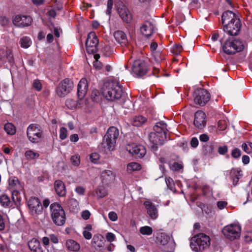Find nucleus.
I'll list each match as a JSON object with an SVG mask.
<instances>
[{
	"mask_svg": "<svg viewBox=\"0 0 252 252\" xmlns=\"http://www.w3.org/2000/svg\"><path fill=\"white\" fill-rule=\"evenodd\" d=\"M103 95L108 100L114 101L121 98L122 90L118 80H111L104 84Z\"/></svg>",
	"mask_w": 252,
	"mask_h": 252,
	"instance_id": "obj_1",
	"label": "nucleus"
},
{
	"mask_svg": "<svg viewBox=\"0 0 252 252\" xmlns=\"http://www.w3.org/2000/svg\"><path fill=\"white\" fill-rule=\"evenodd\" d=\"M210 241L209 236L204 233H199L192 238L190 246L195 252H202L209 247Z\"/></svg>",
	"mask_w": 252,
	"mask_h": 252,
	"instance_id": "obj_2",
	"label": "nucleus"
},
{
	"mask_svg": "<svg viewBox=\"0 0 252 252\" xmlns=\"http://www.w3.org/2000/svg\"><path fill=\"white\" fill-rule=\"evenodd\" d=\"M51 216L54 223L58 226L63 225L66 220L65 214L60 204L54 203L50 206Z\"/></svg>",
	"mask_w": 252,
	"mask_h": 252,
	"instance_id": "obj_3",
	"label": "nucleus"
},
{
	"mask_svg": "<svg viewBox=\"0 0 252 252\" xmlns=\"http://www.w3.org/2000/svg\"><path fill=\"white\" fill-rule=\"evenodd\" d=\"M119 135V131L117 127L115 126L109 127L102 141V145L104 148H107L109 151L113 150Z\"/></svg>",
	"mask_w": 252,
	"mask_h": 252,
	"instance_id": "obj_4",
	"label": "nucleus"
},
{
	"mask_svg": "<svg viewBox=\"0 0 252 252\" xmlns=\"http://www.w3.org/2000/svg\"><path fill=\"white\" fill-rule=\"evenodd\" d=\"M241 232V227L237 223H231L225 226L222 233L224 236L230 240H234L240 238Z\"/></svg>",
	"mask_w": 252,
	"mask_h": 252,
	"instance_id": "obj_5",
	"label": "nucleus"
},
{
	"mask_svg": "<svg viewBox=\"0 0 252 252\" xmlns=\"http://www.w3.org/2000/svg\"><path fill=\"white\" fill-rule=\"evenodd\" d=\"M244 48L242 42L238 39L226 40L223 46L224 52L228 55L233 54L236 52H240Z\"/></svg>",
	"mask_w": 252,
	"mask_h": 252,
	"instance_id": "obj_6",
	"label": "nucleus"
},
{
	"mask_svg": "<svg viewBox=\"0 0 252 252\" xmlns=\"http://www.w3.org/2000/svg\"><path fill=\"white\" fill-rule=\"evenodd\" d=\"M27 134L30 141L32 143H37L42 136V131L39 125L32 124L28 127Z\"/></svg>",
	"mask_w": 252,
	"mask_h": 252,
	"instance_id": "obj_7",
	"label": "nucleus"
},
{
	"mask_svg": "<svg viewBox=\"0 0 252 252\" xmlns=\"http://www.w3.org/2000/svg\"><path fill=\"white\" fill-rule=\"evenodd\" d=\"M73 87V82L66 78L59 83L56 92L59 96L64 97L71 92Z\"/></svg>",
	"mask_w": 252,
	"mask_h": 252,
	"instance_id": "obj_8",
	"label": "nucleus"
},
{
	"mask_svg": "<svg viewBox=\"0 0 252 252\" xmlns=\"http://www.w3.org/2000/svg\"><path fill=\"white\" fill-rule=\"evenodd\" d=\"M98 39L94 32H90L86 41V50L89 54H94L98 50Z\"/></svg>",
	"mask_w": 252,
	"mask_h": 252,
	"instance_id": "obj_9",
	"label": "nucleus"
},
{
	"mask_svg": "<svg viewBox=\"0 0 252 252\" xmlns=\"http://www.w3.org/2000/svg\"><path fill=\"white\" fill-rule=\"evenodd\" d=\"M210 99V94L206 90L199 89L194 92V100L196 104L203 106L209 101Z\"/></svg>",
	"mask_w": 252,
	"mask_h": 252,
	"instance_id": "obj_10",
	"label": "nucleus"
},
{
	"mask_svg": "<svg viewBox=\"0 0 252 252\" xmlns=\"http://www.w3.org/2000/svg\"><path fill=\"white\" fill-rule=\"evenodd\" d=\"M30 211L32 215H38L43 211L42 205L37 197H31L27 202Z\"/></svg>",
	"mask_w": 252,
	"mask_h": 252,
	"instance_id": "obj_11",
	"label": "nucleus"
},
{
	"mask_svg": "<svg viewBox=\"0 0 252 252\" xmlns=\"http://www.w3.org/2000/svg\"><path fill=\"white\" fill-rule=\"evenodd\" d=\"M147 63L141 60L135 61L133 63L132 70L134 75L141 77L145 75L148 71Z\"/></svg>",
	"mask_w": 252,
	"mask_h": 252,
	"instance_id": "obj_12",
	"label": "nucleus"
},
{
	"mask_svg": "<svg viewBox=\"0 0 252 252\" xmlns=\"http://www.w3.org/2000/svg\"><path fill=\"white\" fill-rule=\"evenodd\" d=\"M117 10L121 18L126 23H130L132 20V16L128 9L122 2L116 4Z\"/></svg>",
	"mask_w": 252,
	"mask_h": 252,
	"instance_id": "obj_13",
	"label": "nucleus"
},
{
	"mask_svg": "<svg viewBox=\"0 0 252 252\" xmlns=\"http://www.w3.org/2000/svg\"><path fill=\"white\" fill-rule=\"evenodd\" d=\"M14 25L19 28H25L30 26L32 22V19L30 16L16 15L12 20Z\"/></svg>",
	"mask_w": 252,
	"mask_h": 252,
	"instance_id": "obj_14",
	"label": "nucleus"
},
{
	"mask_svg": "<svg viewBox=\"0 0 252 252\" xmlns=\"http://www.w3.org/2000/svg\"><path fill=\"white\" fill-rule=\"evenodd\" d=\"M126 150L130 154L135 155L136 157L142 158L146 153L145 147L141 145L135 144H128L126 146Z\"/></svg>",
	"mask_w": 252,
	"mask_h": 252,
	"instance_id": "obj_15",
	"label": "nucleus"
},
{
	"mask_svg": "<svg viewBox=\"0 0 252 252\" xmlns=\"http://www.w3.org/2000/svg\"><path fill=\"white\" fill-rule=\"evenodd\" d=\"M241 25L239 19H236L235 21L230 22L228 25L223 26V31L229 35H237L240 30Z\"/></svg>",
	"mask_w": 252,
	"mask_h": 252,
	"instance_id": "obj_16",
	"label": "nucleus"
},
{
	"mask_svg": "<svg viewBox=\"0 0 252 252\" xmlns=\"http://www.w3.org/2000/svg\"><path fill=\"white\" fill-rule=\"evenodd\" d=\"M193 124L199 129H202L204 127L206 124L205 113L202 111L196 112L194 114Z\"/></svg>",
	"mask_w": 252,
	"mask_h": 252,
	"instance_id": "obj_17",
	"label": "nucleus"
},
{
	"mask_svg": "<svg viewBox=\"0 0 252 252\" xmlns=\"http://www.w3.org/2000/svg\"><path fill=\"white\" fill-rule=\"evenodd\" d=\"M155 26L152 21H145L140 27V32L147 38L150 37L153 34Z\"/></svg>",
	"mask_w": 252,
	"mask_h": 252,
	"instance_id": "obj_18",
	"label": "nucleus"
},
{
	"mask_svg": "<svg viewBox=\"0 0 252 252\" xmlns=\"http://www.w3.org/2000/svg\"><path fill=\"white\" fill-rule=\"evenodd\" d=\"M100 179L103 184L108 185L114 182L115 173L111 170H104L101 173Z\"/></svg>",
	"mask_w": 252,
	"mask_h": 252,
	"instance_id": "obj_19",
	"label": "nucleus"
},
{
	"mask_svg": "<svg viewBox=\"0 0 252 252\" xmlns=\"http://www.w3.org/2000/svg\"><path fill=\"white\" fill-rule=\"evenodd\" d=\"M88 89V84L86 78H82L77 86V95L79 99H82L85 96Z\"/></svg>",
	"mask_w": 252,
	"mask_h": 252,
	"instance_id": "obj_20",
	"label": "nucleus"
},
{
	"mask_svg": "<svg viewBox=\"0 0 252 252\" xmlns=\"http://www.w3.org/2000/svg\"><path fill=\"white\" fill-rule=\"evenodd\" d=\"M166 139L164 134H159L155 132H152L149 134V139L150 142L152 143L154 147L156 145H162Z\"/></svg>",
	"mask_w": 252,
	"mask_h": 252,
	"instance_id": "obj_21",
	"label": "nucleus"
},
{
	"mask_svg": "<svg viewBox=\"0 0 252 252\" xmlns=\"http://www.w3.org/2000/svg\"><path fill=\"white\" fill-rule=\"evenodd\" d=\"M144 205L147 210V213L152 220H156L158 218V210L157 207L151 202L146 201Z\"/></svg>",
	"mask_w": 252,
	"mask_h": 252,
	"instance_id": "obj_22",
	"label": "nucleus"
},
{
	"mask_svg": "<svg viewBox=\"0 0 252 252\" xmlns=\"http://www.w3.org/2000/svg\"><path fill=\"white\" fill-rule=\"evenodd\" d=\"M236 19H239L236 14L231 11H226L223 12L221 16V22L223 26L227 24L230 22L235 21Z\"/></svg>",
	"mask_w": 252,
	"mask_h": 252,
	"instance_id": "obj_23",
	"label": "nucleus"
},
{
	"mask_svg": "<svg viewBox=\"0 0 252 252\" xmlns=\"http://www.w3.org/2000/svg\"><path fill=\"white\" fill-rule=\"evenodd\" d=\"M114 36L117 42L122 46H125L127 45V37L124 32L122 31H117L114 33Z\"/></svg>",
	"mask_w": 252,
	"mask_h": 252,
	"instance_id": "obj_24",
	"label": "nucleus"
},
{
	"mask_svg": "<svg viewBox=\"0 0 252 252\" xmlns=\"http://www.w3.org/2000/svg\"><path fill=\"white\" fill-rule=\"evenodd\" d=\"M105 240L101 235H94L92 241V245L96 250H100L104 245Z\"/></svg>",
	"mask_w": 252,
	"mask_h": 252,
	"instance_id": "obj_25",
	"label": "nucleus"
},
{
	"mask_svg": "<svg viewBox=\"0 0 252 252\" xmlns=\"http://www.w3.org/2000/svg\"><path fill=\"white\" fill-rule=\"evenodd\" d=\"M28 246L32 252H44L39 241L36 238H33L28 243Z\"/></svg>",
	"mask_w": 252,
	"mask_h": 252,
	"instance_id": "obj_26",
	"label": "nucleus"
},
{
	"mask_svg": "<svg viewBox=\"0 0 252 252\" xmlns=\"http://www.w3.org/2000/svg\"><path fill=\"white\" fill-rule=\"evenodd\" d=\"M156 237L157 242L162 246L166 245L170 240L169 235L164 232H157Z\"/></svg>",
	"mask_w": 252,
	"mask_h": 252,
	"instance_id": "obj_27",
	"label": "nucleus"
},
{
	"mask_svg": "<svg viewBox=\"0 0 252 252\" xmlns=\"http://www.w3.org/2000/svg\"><path fill=\"white\" fill-rule=\"evenodd\" d=\"M54 188L57 194L60 196H64L66 194V189L64 183L61 180L55 182Z\"/></svg>",
	"mask_w": 252,
	"mask_h": 252,
	"instance_id": "obj_28",
	"label": "nucleus"
},
{
	"mask_svg": "<svg viewBox=\"0 0 252 252\" xmlns=\"http://www.w3.org/2000/svg\"><path fill=\"white\" fill-rule=\"evenodd\" d=\"M83 101H85L83 99H79L77 102L72 98H68L65 101V105L70 109H75L77 107H83Z\"/></svg>",
	"mask_w": 252,
	"mask_h": 252,
	"instance_id": "obj_29",
	"label": "nucleus"
},
{
	"mask_svg": "<svg viewBox=\"0 0 252 252\" xmlns=\"http://www.w3.org/2000/svg\"><path fill=\"white\" fill-rule=\"evenodd\" d=\"M9 188L11 190V191H15L18 190L20 187L19 182L17 177H11L9 178Z\"/></svg>",
	"mask_w": 252,
	"mask_h": 252,
	"instance_id": "obj_30",
	"label": "nucleus"
},
{
	"mask_svg": "<svg viewBox=\"0 0 252 252\" xmlns=\"http://www.w3.org/2000/svg\"><path fill=\"white\" fill-rule=\"evenodd\" d=\"M67 248L71 251L77 252L80 249V245L73 240H68L66 242Z\"/></svg>",
	"mask_w": 252,
	"mask_h": 252,
	"instance_id": "obj_31",
	"label": "nucleus"
},
{
	"mask_svg": "<svg viewBox=\"0 0 252 252\" xmlns=\"http://www.w3.org/2000/svg\"><path fill=\"white\" fill-rule=\"evenodd\" d=\"M146 121V118L142 116H136L133 118L131 124L134 126H140L144 124Z\"/></svg>",
	"mask_w": 252,
	"mask_h": 252,
	"instance_id": "obj_32",
	"label": "nucleus"
},
{
	"mask_svg": "<svg viewBox=\"0 0 252 252\" xmlns=\"http://www.w3.org/2000/svg\"><path fill=\"white\" fill-rule=\"evenodd\" d=\"M20 44L22 48H28L32 44L31 39L28 36H23L20 40Z\"/></svg>",
	"mask_w": 252,
	"mask_h": 252,
	"instance_id": "obj_33",
	"label": "nucleus"
},
{
	"mask_svg": "<svg viewBox=\"0 0 252 252\" xmlns=\"http://www.w3.org/2000/svg\"><path fill=\"white\" fill-rule=\"evenodd\" d=\"M0 203L4 207H10L12 205L10 198L5 194L2 195L0 197Z\"/></svg>",
	"mask_w": 252,
	"mask_h": 252,
	"instance_id": "obj_34",
	"label": "nucleus"
},
{
	"mask_svg": "<svg viewBox=\"0 0 252 252\" xmlns=\"http://www.w3.org/2000/svg\"><path fill=\"white\" fill-rule=\"evenodd\" d=\"M4 130L10 135H13L16 132V128L11 123H7L4 125Z\"/></svg>",
	"mask_w": 252,
	"mask_h": 252,
	"instance_id": "obj_35",
	"label": "nucleus"
},
{
	"mask_svg": "<svg viewBox=\"0 0 252 252\" xmlns=\"http://www.w3.org/2000/svg\"><path fill=\"white\" fill-rule=\"evenodd\" d=\"M140 233L144 235H151L153 233V229L149 226H142L139 228Z\"/></svg>",
	"mask_w": 252,
	"mask_h": 252,
	"instance_id": "obj_36",
	"label": "nucleus"
},
{
	"mask_svg": "<svg viewBox=\"0 0 252 252\" xmlns=\"http://www.w3.org/2000/svg\"><path fill=\"white\" fill-rule=\"evenodd\" d=\"M141 169V165L137 162H131L128 164L127 169L128 171H138Z\"/></svg>",
	"mask_w": 252,
	"mask_h": 252,
	"instance_id": "obj_37",
	"label": "nucleus"
},
{
	"mask_svg": "<svg viewBox=\"0 0 252 252\" xmlns=\"http://www.w3.org/2000/svg\"><path fill=\"white\" fill-rule=\"evenodd\" d=\"M95 194L98 197L102 198L107 194V192L104 187L99 186L96 189Z\"/></svg>",
	"mask_w": 252,
	"mask_h": 252,
	"instance_id": "obj_38",
	"label": "nucleus"
},
{
	"mask_svg": "<svg viewBox=\"0 0 252 252\" xmlns=\"http://www.w3.org/2000/svg\"><path fill=\"white\" fill-rule=\"evenodd\" d=\"M169 167L171 170L173 171H179L181 170L183 166L181 163H179L177 162H174L173 163H169Z\"/></svg>",
	"mask_w": 252,
	"mask_h": 252,
	"instance_id": "obj_39",
	"label": "nucleus"
},
{
	"mask_svg": "<svg viewBox=\"0 0 252 252\" xmlns=\"http://www.w3.org/2000/svg\"><path fill=\"white\" fill-rule=\"evenodd\" d=\"M25 157L28 159H33L39 157V154L32 150H29L26 152Z\"/></svg>",
	"mask_w": 252,
	"mask_h": 252,
	"instance_id": "obj_40",
	"label": "nucleus"
},
{
	"mask_svg": "<svg viewBox=\"0 0 252 252\" xmlns=\"http://www.w3.org/2000/svg\"><path fill=\"white\" fill-rule=\"evenodd\" d=\"M94 61L93 63L94 67L96 69H100L102 66L101 63L98 61V59L100 58V55L98 54H94Z\"/></svg>",
	"mask_w": 252,
	"mask_h": 252,
	"instance_id": "obj_41",
	"label": "nucleus"
},
{
	"mask_svg": "<svg viewBox=\"0 0 252 252\" xmlns=\"http://www.w3.org/2000/svg\"><path fill=\"white\" fill-rule=\"evenodd\" d=\"M242 149L247 154L252 153V143H244L241 146Z\"/></svg>",
	"mask_w": 252,
	"mask_h": 252,
	"instance_id": "obj_42",
	"label": "nucleus"
},
{
	"mask_svg": "<svg viewBox=\"0 0 252 252\" xmlns=\"http://www.w3.org/2000/svg\"><path fill=\"white\" fill-rule=\"evenodd\" d=\"M154 130L155 132L159 134H164L165 137H166V131H167V129L162 128V127H160L159 125H155L154 127Z\"/></svg>",
	"mask_w": 252,
	"mask_h": 252,
	"instance_id": "obj_43",
	"label": "nucleus"
},
{
	"mask_svg": "<svg viewBox=\"0 0 252 252\" xmlns=\"http://www.w3.org/2000/svg\"><path fill=\"white\" fill-rule=\"evenodd\" d=\"M70 161L74 166H78L80 163V156L78 155H75L71 156Z\"/></svg>",
	"mask_w": 252,
	"mask_h": 252,
	"instance_id": "obj_44",
	"label": "nucleus"
},
{
	"mask_svg": "<svg viewBox=\"0 0 252 252\" xmlns=\"http://www.w3.org/2000/svg\"><path fill=\"white\" fill-rule=\"evenodd\" d=\"M152 56L157 63H159L163 59L161 54L158 52H154L152 53Z\"/></svg>",
	"mask_w": 252,
	"mask_h": 252,
	"instance_id": "obj_45",
	"label": "nucleus"
},
{
	"mask_svg": "<svg viewBox=\"0 0 252 252\" xmlns=\"http://www.w3.org/2000/svg\"><path fill=\"white\" fill-rule=\"evenodd\" d=\"M183 48L180 45H174L171 49V52L175 55H179L182 51Z\"/></svg>",
	"mask_w": 252,
	"mask_h": 252,
	"instance_id": "obj_46",
	"label": "nucleus"
},
{
	"mask_svg": "<svg viewBox=\"0 0 252 252\" xmlns=\"http://www.w3.org/2000/svg\"><path fill=\"white\" fill-rule=\"evenodd\" d=\"M90 159L94 163H97L99 159V155L96 153H93L90 155Z\"/></svg>",
	"mask_w": 252,
	"mask_h": 252,
	"instance_id": "obj_47",
	"label": "nucleus"
},
{
	"mask_svg": "<svg viewBox=\"0 0 252 252\" xmlns=\"http://www.w3.org/2000/svg\"><path fill=\"white\" fill-rule=\"evenodd\" d=\"M227 127V123L225 120H221L218 122V128L220 130H224Z\"/></svg>",
	"mask_w": 252,
	"mask_h": 252,
	"instance_id": "obj_48",
	"label": "nucleus"
},
{
	"mask_svg": "<svg viewBox=\"0 0 252 252\" xmlns=\"http://www.w3.org/2000/svg\"><path fill=\"white\" fill-rule=\"evenodd\" d=\"M67 136V130L66 128L62 127L60 130V138L62 140L65 139Z\"/></svg>",
	"mask_w": 252,
	"mask_h": 252,
	"instance_id": "obj_49",
	"label": "nucleus"
},
{
	"mask_svg": "<svg viewBox=\"0 0 252 252\" xmlns=\"http://www.w3.org/2000/svg\"><path fill=\"white\" fill-rule=\"evenodd\" d=\"M113 5V1L112 0H108L107 1V8L106 11V13L109 16V18L110 17L112 7Z\"/></svg>",
	"mask_w": 252,
	"mask_h": 252,
	"instance_id": "obj_50",
	"label": "nucleus"
},
{
	"mask_svg": "<svg viewBox=\"0 0 252 252\" xmlns=\"http://www.w3.org/2000/svg\"><path fill=\"white\" fill-rule=\"evenodd\" d=\"M231 174L234 175V177L233 179V185L235 186L237 185L239 181V177L240 176V172L238 171L236 172L235 171H232Z\"/></svg>",
	"mask_w": 252,
	"mask_h": 252,
	"instance_id": "obj_51",
	"label": "nucleus"
},
{
	"mask_svg": "<svg viewBox=\"0 0 252 252\" xmlns=\"http://www.w3.org/2000/svg\"><path fill=\"white\" fill-rule=\"evenodd\" d=\"M165 180V182H166L167 188L168 189H170L172 190V189L174 185V181H173V179L170 177H168V178H166Z\"/></svg>",
	"mask_w": 252,
	"mask_h": 252,
	"instance_id": "obj_52",
	"label": "nucleus"
},
{
	"mask_svg": "<svg viewBox=\"0 0 252 252\" xmlns=\"http://www.w3.org/2000/svg\"><path fill=\"white\" fill-rule=\"evenodd\" d=\"M241 153L240 149L235 148L232 151L231 156L233 158H237L241 156Z\"/></svg>",
	"mask_w": 252,
	"mask_h": 252,
	"instance_id": "obj_53",
	"label": "nucleus"
},
{
	"mask_svg": "<svg viewBox=\"0 0 252 252\" xmlns=\"http://www.w3.org/2000/svg\"><path fill=\"white\" fill-rule=\"evenodd\" d=\"M33 88L37 91L41 90L42 85L39 80H35L33 83Z\"/></svg>",
	"mask_w": 252,
	"mask_h": 252,
	"instance_id": "obj_54",
	"label": "nucleus"
},
{
	"mask_svg": "<svg viewBox=\"0 0 252 252\" xmlns=\"http://www.w3.org/2000/svg\"><path fill=\"white\" fill-rule=\"evenodd\" d=\"M99 93L97 91H94L92 92L91 98L94 101H97L99 99Z\"/></svg>",
	"mask_w": 252,
	"mask_h": 252,
	"instance_id": "obj_55",
	"label": "nucleus"
},
{
	"mask_svg": "<svg viewBox=\"0 0 252 252\" xmlns=\"http://www.w3.org/2000/svg\"><path fill=\"white\" fill-rule=\"evenodd\" d=\"M108 217L109 219L113 221H115L117 220L118 219V216L117 214L113 211H111L109 213Z\"/></svg>",
	"mask_w": 252,
	"mask_h": 252,
	"instance_id": "obj_56",
	"label": "nucleus"
},
{
	"mask_svg": "<svg viewBox=\"0 0 252 252\" xmlns=\"http://www.w3.org/2000/svg\"><path fill=\"white\" fill-rule=\"evenodd\" d=\"M228 151V148L226 146H220L218 149V153L221 155H224Z\"/></svg>",
	"mask_w": 252,
	"mask_h": 252,
	"instance_id": "obj_57",
	"label": "nucleus"
},
{
	"mask_svg": "<svg viewBox=\"0 0 252 252\" xmlns=\"http://www.w3.org/2000/svg\"><path fill=\"white\" fill-rule=\"evenodd\" d=\"M106 238L108 241L112 242L115 240V236L113 233L108 232L106 235Z\"/></svg>",
	"mask_w": 252,
	"mask_h": 252,
	"instance_id": "obj_58",
	"label": "nucleus"
},
{
	"mask_svg": "<svg viewBox=\"0 0 252 252\" xmlns=\"http://www.w3.org/2000/svg\"><path fill=\"white\" fill-rule=\"evenodd\" d=\"M227 205V202L225 201H220L217 202V206L220 210L224 209Z\"/></svg>",
	"mask_w": 252,
	"mask_h": 252,
	"instance_id": "obj_59",
	"label": "nucleus"
},
{
	"mask_svg": "<svg viewBox=\"0 0 252 252\" xmlns=\"http://www.w3.org/2000/svg\"><path fill=\"white\" fill-rule=\"evenodd\" d=\"M245 240L247 242H252V232H247L245 236Z\"/></svg>",
	"mask_w": 252,
	"mask_h": 252,
	"instance_id": "obj_60",
	"label": "nucleus"
},
{
	"mask_svg": "<svg viewBox=\"0 0 252 252\" xmlns=\"http://www.w3.org/2000/svg\"><path fill=\"white\" fill-rule=\"evenodd\" d=\"M91 215L90 212L88 210H85L82 213V217L83 219L87 220L90 218Z\"/></svg>",
	"mask_w": 252,
	"mask_h": 252,
	"instance_id": "obj_61",
	"label": "nucleus"
},
{
	"mask_svg": "<svg viewBox=\"0 0 252 252\" xmlns=\"http://www.w3.org/2000/svg\"><path fill=\"white\" fill-rule=\"evenodd\" d=\"M55 7L58 10H60L63 8V4L60 1L54 0Z\"/></svg>",
	"mask_w": 252,
	"mask_h": 252,
	"instance_id": "obj_62",
	"label": "nucleus"
},
{
	"mask_svg": "<svg viewBox=\"0 0 252 252\" xmlns=\"http://www.w3.org/2000/svg\"><path fill=\"white\" fill-rule=\"evenodd\" d=\"M75 191L78 194L83 195L85 193V189L82 187L78 186L76 188Z\"/></svg>",
	"mask_w": 252,
	"mask_h": 252,
	"instance_id": "obj_63",
	"label": "nucleus"
},
{
	"mask_svg": "<svg viewBox=\"0 0 252 252\" xmlns=\"http://www.w3.org/2000/svg\"><path fill=\"white\" fill-rule=\"evenodd\" d=\"M83 236L84 237V238L87 240H90L92 237V233L90 232H89L86 230H85L83 231Z\"/></svg>",
	"mask_w": 252,
	"mask_h": 252,
	"instance_id": "obj_64",
	"label": "nucleus"
}]
</instances>
